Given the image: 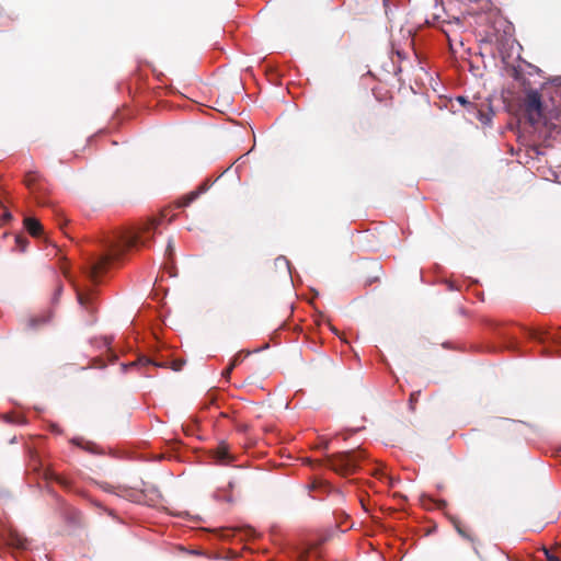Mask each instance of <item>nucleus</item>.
Listing matches in <instances>:
<instances>
[{
  "instance_id": "16",
  "label": "nucleus",
  "mask_w": 561,
  "mask_h": 561,
  "mask_svg": "<svg viewBox=\"0 0 561 561\" xmlns=\"http://www.w3.org/2000/svg\"><path fill=\"white\" fill-rule=\"evenodd\" d=\"M16 245L19 247L20 251H25L26 247L28 244V240L23 236H16L15 237Z\"/></svg>"
},
{
  "instance_id": "5",
  "label": "nucleus",
  "mask_w": 561,
  "mask_h": 561,
  "mask_svg": "<svg viewBox=\"0 0 561 561\" xmlns=\"http://www.w3.org/2000/svg\"><path fill=\"white\" fill-rule=\"evenodd\" d=\"M61 516L70 527H82L84 525V517L81 511L61 503Z\"/></svg>"
},
{
  "instance_id": "31",
  "label": "nucleus",
  "mask_w": 561,
  "mask_h": 561,
  "mask_svg": "<svg viewBox=\"0 0 561 561\" xmlns=\"http://www.w3.org/2000/svg\"><path fill=\"white\" fill-rule=\"evenodd\" d=\"M449 289H451V290L456 289L451 283L449 284Z\"/></svg>"
},
{
  "instance_id": "30",
  "label": "nucleus",
  "mask_w": 561,
  "mask_h": 561,
  "mask_svg": "<svg viewBox=\"0 0 561 561\" xmlns=\"http://www.w3.org/2000/svg\"><path fill=\"white\" fill-rule=\"evenodd\" d=\"M552 340H553V341H556V342H557V341H560V340H561V336H559V335H558V336H553V337H552Z\"/></svg>"
},
{
  "instance_id": "4",
  "label": "nucleus",
  "mask_w": 561,
  "mask_h": 561,
  "mask_svg": "<svg viewBox=\"0 0 561 561\" xmlns=\"http://www.w3.org/2000/svg\"><path fill=\"white\" fill-rule=\"evenodd\" d=\"M453 526L455 527L456 531L458 533V535L460 537H462L465 540L469 541L476 552L477 556L480 557V551H479V548L478 546L481 545L480 540L478 539V537L473 534V531L471 530V528L469 526H467L466 524H463L458 517H449Z\"/></svg>"
},
{
  "instance_id": "21",
  "label": "nucleus",
  "mask_w": 561,
  "mask_h": 561,
  "mask_svg": "<svg viewBox=\"0 0 561 561\" xmlns=\"http://www.w3.org/2000/svg\"><path fill=\"white\" fill-rule=\"evenodd\" d=\"M58 476H59V474H58V473H56V472H55V471H53V470H46V471L44 472V478H45V480H47V481H56V477H58Z\"/></svg>"
},
{
  "instance_id": "22",
  "label": "nucleus",
  "mask_w": 561,
  "mask_h": 561,
  "mask_svg": "<svg viewBox=\"0 0 561 561\" xmlns=\"http://www.w3.org/2000/svg\"><path fill=\"white\" fill-rule=\"evenodd\" d=\"M234 365L232 363L229 364V366L222 371V377L227 380L230 379L231 373L234 369Z\"/></svg>"
},
{
  "instance_id": "9",
  "label": "nucleus",
  "mask_w": 561,
  "mask_h": 561,
  "mask_svg": "<svg viewBox=\"0 0 561 561\" xmlns=\"http://www.w3.org/2000/svg\"><path fill=\"white\" fill-rule=\"evenodd\" d=\"M23 224L32 237H39L42 234L43 226L36 218L25 217Z\"/></svg>"
},
{
  "instance_id": "7",
  "label": "nucleus",
  "mask_w": 561,
  "mask_h": 561,
  "mask_svg": "<svg viewBox=\"0 0 561 561\" xmlns=\"http://www.w3.org/2000/svg\"><path fill=\"white\" fill-rule=\"evenodd\" d=\"M214 459L219 465H228L233 460V456L229 454L228 446L222 443L214 450Z\"/></svg>"
},
{
  "instance_id": "6",
  "label": "nucleus",
  "mask_w": 561,
  "mask_h": 561,
  "mask_svg": "<svg viewBox=\"0 0 561 561\" xmlns=\"http://www.w3.org/2000/svg\"><path fill=\"white\" fill-rule=\"evenodd\" d=\"M76 293H77V299H78V302L79 305L90 314H94V312L96 311V308L94 306V293L93 290L89 289V290H83V289H80L79 287H76Z\"/></svg>"
},
{
  "instance_id": "26",
  "label": "nucleus",
  "mask_w": 561,
  "mask_h": 561,
  "mask_svg": "<svg viewBox=\"0 0 561 561\" xmlns=\"http://www.w3.org/2000/svg\"><path fill=\"white\" fill-rule=\"evenodd\" d=\"M376 476L380 477V479H381V478L387 479V480H388L389 485H391V486L393 485V480H392V478H391V477H388L385 472L376 473Z\"/></svg>"
},
{
  "instance_id": "27",
  "label": "nucleus",
  "mask_w": 561,
  "mask_h": 561,
  "mask_svg": "<svg viewBox=\"0 0 561 561\" xmlns=\"http://www.w3.org/2000/svg\"><path fill=\"white\" fill-rule=\"evenodd\" d=\"M531 337L540 342L543 341V337L538 332L531 333Z\"/></svg>"
},
{
  "instance_id": "17",
  "label": "nucleus",
  "mask_w": 561,
  "mask_h": 561,
  "mask_svg": "<svg viewBox=\"0 0 561 561\" xmlns=\"http://www.w3.org/2000/svg\"><path fill=\"white\" fill-rule=\"evenodd\" d=\"M55 482H57L60 486H62L66 490H71V482L60 474L56 477Z\"/></svg>"
},
{
  "instance_id": "23",
  "label": "nucleus",
  "mask_w": 561,
  "mask_h": 561,
  "mask_svg": "<svg viewBox=\"0 0 561 561\" xmlns=\"http://www.w3.org/2000/svg\"><path fill=\"white\" fill-rule=\"evenodd\" d=\"M547 561H561L559 557L553 554L551 551L543 549Z\"/></svg>"
},
{
  "instance_id": "15",
  "label": "nucleus",
  "mask_w": 561,
  "mask_h": 561,
  "mask_svg": "<svg viewBox=\"0 0 561 561\" xmlns=\"http://www.w3.org/2000/svg\"><path fill=\"white\" fill-rule=\"evenodd\" d=\"M249 355H250V351H241L233 356V358L231 359V363L237 367Z\"/></svg>"
},
{
  "instance_id": "2",
  "label": "nucleus",
  "mask_w": 561,
  "mask_h": 561,
  "mask_svg": "<svg viewBox=\"0 0 561 561\" xmlns=\"http://www.w3.org/2000/svg\"><path fill=\"white\" fill-rule=\"evenodd\" d=\"M365 457L362 449L336 453L327 457V466L341 476H348L357 471Z\"/></svg>"
},
{
  "instance_id": "24",
  "label": "nucleus",
  "mask_w": 561,
  "mask_h": 561,
  "mask_svg": "<svg viewBox=\"0 0 561 561\" xmlns=\"http://www.w3.org/2000/svg\"><path fill=\"white\" fill-rule=\"evenodd\" d=\"M183 365H184L183 360L176 359V360L172 362L171 368L174 371H180L182 369Z\"/></svg>"
},
{
  "instance_id": "3",
  "label": "nucleus",
  "mask_w": 561,
  "mask_h": 561,
  "mask_svg": "<svg viewBox=\"0 0 561 561\" xmlns=\"http://www.w3.org/2000/svg\"><path fill=\"white\" fill-rule=\"evenodd\" d=\"M523 110L531 126L546 123L545 106L537 90L529 89L525 93Z\"/></svg>"
},
{
  "instance_id": "1",
  "label": "nucleus",
  "mask_w": 561,
  "mask_h": 561,
  "mask_svg": "<svg viewBox=\"0 0 561 561\" xmlns=\"http://www.w3.org/2000/svg\"><path fill=\"white\" fill-rule=\"evenodd\" d=\"M167 216V210H162L160 217H152L137 227L128 228L123 231L118 239L110 245L108 252L99 259L91 261L85 267L84 273L96 283L99 277L107 270L111 262L121 260L125 253L131 249L147 248L153 240V232Z\"/></svg>"
},
{
  "instance_id": "14",
  "label": "nucleus",
  "mask_w": 561,
  "mask_h": 561,
  "mask_svg": "<svg viewBox=\"0 0 561 561\" xmlns=\"http://www.w3.org/2000/svg\"><path fill=\"white\" fill-rule=\"evenodd\" d=\"M330 489V485L323 481V480H314L311 484H310V490L311 491H316V490H324V491H328Z\"/></svg>"
},
{
  "instance_id": "10",
  "label": "nucleus",
  "mask_w": 561,
  "mask_h": 561,
  "mask_svg": "<svg viewBox=\"0 0 561 561\" xmlns=\"http://www.w3.org/2000/svg\"><path fill=\"white\" fill-rule=\"evenodd\" d=\"M42 175L37 172H27L24 176V184L30 190L31 194H35L37 184H41Z\"/></svg>"
},
{
  "instance_id": "20",
  "label": "nucleus",
  "mask_w": 561,
  "mask_h": 561,
  "mask_svg": "<svg viewBox=\"0 0 561 561\" xmlns=\"http://www.w3.org/2000/svg\"><path fill=\"white\" fill-rule=\"evenodd\" d=\"M470 113H476L477 117L480 122L483 124H486L489 122V117L481 111L476 107V110H471Z\"/></svg>"
},
{
  "instance_id": "25",
  "label": "nucleus",
  "mask_w": 561,
  "mask_h": 561,
  "mask_svg": "<svg viewBox=\"0 0 561 561\" xmlns=\"http://www.w3.org/2000/svg\"><path fill=\"white\" fill-rule=\"evenodd\" d=\"M11 219H12V215L10 211L7 210V211H4V214L2 215L0 220H1V224H5V222L10 221Z\"/></svg>"
},
{
  "instance_id": "18",
  "label": "nucleus",
  "mask_w": 561,
  "mask_h": 561,
  "mask_svg": "<svg viewBox=\"0 0 561 561\" xmlns=\"http://www.w3.org/2000/svg\"><path fill=\"white\" fill-rule=\"evenodd\" d=\"M420 393H421L420 391L411 393L410 399H409V407H410L411 411L415 410V404L419 401Z\"/></svg>"
},
{
  "instance_id": "11",
  "label": "nucleus",
  "mask_w": 561,
  "mask_h": 561,
  "mask_svg": "<svg viewBox=\"0 0 561 561\" xmlns=\"http://www.w3.org/2000/svg\"><path fill=\"white\" fill-rule=\"evenodd\" d=\"M49 321V316L38 314L31 316L25 321V327L30 330H35Z\"/></svg>"
},
{
  "instance_id": "13",
  "label": "nucleus",
  "mask_w": 561,
  "mask_h": 561,
  "mask_svg": "<svg viewBox=\"0 0 561 561\" xmlns=\"http://www.w3.org/2000/svg\"><path fill=\"white\" fill-rule=\"evenodd\" d=\"M47 192H48V188L46 185V181L44 178H42L41 184H37L36 193L32 194V195L36 198L38 204H44V201L42 199V197L44 195H46Z\"/></svg>"
},
{
  "instance_id": "19",
  "label": "nucleus",
  "mask_w": 561,
  "mask_h": 561,
  "mask_svg": "<svg viewBox=\"0 0 561 561\" xmlns=\"http://www.w3.org/2000/svg\"><path fill=\"white\" fill-rule=\"evenodd\" d=\"M460 104L468 106V112L470 113L471 110H476V104L469 102L465 96H458L456 99Z\"/></svg>"
},
{
  "instance_id": "8",
  "label": "nucleus",
  "mask_w": 561,
  "mask_h": 561,
  "mask_svg": "<svg viewBox=\"0 0 561 561\" xmlns=\"http://www.w3.org/2000/svg\"><path fill=\"white\" fill-rule=\"evenodd\" d=\"M208 188L207 183H203L198 186L197 190L188 193L187 195L183 196L176 204V207H185L188 206L192 202H194L202 193L206 192Z\"/></svg>"
},
{
  "instance_id": "12",
  "label": "nucleus",
  "mask_w": 561,
  "mask_h": 561,
  "mask_svg": "<svg viewBox=\"0 0 561 561\" xmlns=\"http://www.w3.org/2000/svg\"><path fill=\"white\" fill-rule=\"evenodd\" d=\"M128 366H141V367H147V366H154V367H165L167 365L164 363H158V362H154L152 359H150L149 357L147 356H140L137 358V360L135 362H131L130 364H128Z\"/></svg>"
},
{
  "instance_id": "29",
  "label": "nucleus",
  "mask_w": 561,
  "mask_h": 561,
  "mask_svg": "<svg viewBox=\"0 0 561 561\" xmlns=\"http://www.w3.org/2000/svg\"><path fill=\"white\" fill-rule=\"evenodd\" d=\"M319 463V460H310V465L313 466V465H318Z\"/></svg>"
},
{
  "instance_id": "28",
  "label": "nucleus",
  "mask_w": 561,
  "mask_h": 561,
  "mask_svg": "<svg viewBox=\"0 0 561 561\" xmlns=\"http://www.w3.org/2000/svg\"><path fill=\"white\" fill-rule=\"evenodd\" d=\"M172 251H173V245H172V241L170 240L168 243V247H167V252L171 255Z\"/></svg>"
}]
</instances>
